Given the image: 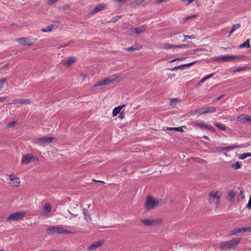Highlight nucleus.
<instances>
[{"label": "nucleus", "instance_id": "nucleus-32", "mask_svg": "<svg viewBox=\"0 0 251 251\" xmlns=\"http://www.w3.org/2000/svg\"><path fill=\"white\" fill-rule=\"evenodd\" d=\"M141 49V46H137L136 47L134 48L133 47H129L128 48L126 49V50L127 51H132V50H139L140 49Z\"/></svg>", "mask_w": 251, "mask_h": 251}, {"label": "nucleus", "instance_id": "nucleus-36", "mask_svg": "<svg viewBox=\"0 0 251 251\" xmlns=\"http://www.w3.org/2000/svg\"><path fill=\"white\" fill-rule=\"evenodd\" d=\"M122 17L121 15H117L115 17H113L110 20V22L115 23L118 21Z\"/></svg>", "mask_w": 251, "mask_h": 251}, {"label": "nucleus", "instance_id": "nucleus-42", "mask_svg": "<svg viewBox=\"0 0 251 251\" xmlns=\"http://www.w3.org/2000/svg\"><path fill=\"white\" fill-rule=\"evenodd\" d=\"M178 101V98H175L171 100L170 105L172 106L175 107L176 105V103Z\"/></svg>", "mask_w": 251, "mask_h": 251}, {"label": "nucleus", "instance_id": "nucleus-64", "mask_svg": "<svg viewBox=\"0 0 251 251\" xmlns=\"http://www.w3.org/2000/svg\"><path fill=\"white\" fill-rule=\"evenodd\" d=\"M0 251H3V250L0 249Z\"/></svg>", "mask_w": 251, "mask_h": 251}, {"label": "nucleus", "instance_id": "nucleus-40", "mask_svg": "<svg viewBox=\"0 0 251 251\" xmlns=\"http://www.w3.org/2000/svg\"><path fill=\"white\" fill-rule=\"evenodd\" d=\"M224 56H219L212 59L213 61L225 62Z\"/></svg>", "mask_w": 251, "mask_h": 251}, {"label": "nucleus", "instance_id": "nucleus-57", "mask_svg": "<svg viewBox=\"0 0 251 251\" xmlns=\"http://www.w3.org/2000/svg\"><path fill=\"white\" fill-rule=\"evenodd\" d=\"M41 30H42V32H47V31H47V29H45V28L42 29Z\"/></svg>", "mask_w": 251, "mask_h": 251}, {"label": "nucleus", "instance_id": "nucleus-24", "mask_svg": "<svg viewBox=\"0 0 251 251\" xmlns=\"http://www.w3.org/2000/svg\"><path fill=\"white\" fill-rule=\"evenodd\" d=\"M146 29V27L145 25H143L140 27H135L133 29H132V30H134L135 33H136L137 34H139L144 31H145Z\"/></svg>", "mask_w": 251, "mask_h": 251}, {"label": "nucleus", "instance_id": "nucleus-5", "mask_svg": "<svg viewBox=\"0 0 251 251\" xmlns=\"http://www.w3.org/2000/svg\"><path fill=\"white\" fill-rule=\"evenodd\" d=\"M160 202L159 200L151 196H148L145 203V207L148 210H152L156 208L159 205Z\"/></svg>", "mask_w": 251, "mask_h": 251}, {"label": "nucleus", "instance_id": "nucleus-54", "mask_svg": "<svg viewBox=\"0 0 251 251\" xmlns=\"http://www.w3.org/2000/svg\"><path fill=\"white\" fill-rule=\"evenodd\" d=\"M184 59H185V58H184V57H181V58H179H179H176V59H177V60H184Z\"/></svg>", "mask_w": 251, "mask_h": 251}, {"label": "nucleus", "instance_id": "nucleus-13", "mask_svg": "<svg viewBox=\"0 0 251 251\" xmlns=\"http://www.w3.org/2000/svg\"><path fill=\"white\" fill-rule=\"evenodd\" d=\"M104 241L101 240L95 242L91 244L87 248L88 251H94L96 250L99 248L101 247L104 244Z\"/></svg>", "mask_w": 251, "mask_h": 251}, {"label": "nucleus", "instance_id": "nucleus-50", "mask_svg": "<svg viewBox=\"0 0 251 251\" xmlns=\"http://www.w3.org/2000/svg\"><path fill=\"white\" fill-rule=\"evenodd\" d=\"M176 60H177L176 59V58H175V59H172V60H170V61H169V63H172V62H174L176 61Z\"/></svg>", "mask_w": 251, "mask_h": 251}, {"label": "nucleus", "instance_id": "nucleus-22", "mask_svg": "<svg viewBox=\"0 0 251 251\" xmlns=\"http://www.w3.org/2000/svg\"><path fill=\"white\" fill-rule=\"evenodd\" d=\"M235 196L236 192L230 190L228 191L226 199L229 201L232 202L234 201Z\"/></svg>", "mask_w": 251, "mask_h": 251}, {"label": "nucleus", "instance_id": "nucleus-16", "mask_svg": "<svg viewBox=\"0 0 251 251\" xmlns=\"http://www.w3.org/2000/svg\"><path fill=\"white\" fill-rule=\"evenodd\" d=\"M106 5L103 3H100L97 5L95 8L92 10L89 13L90 16L94 15L99 12L104 10L105 8Z\"/></svg>", "mask_w": 251, "mask_h": 251}, {"label": "nucleus", "instance_id": "nucleus-41", "mask_svg": "<svg viewBox=\"0 0 251 251\" xmlns=\"http://www.w3.org/2000/svg\"><path fill=\"white\" fill-rule=\"evenodd\" d=\"M246 67H238L236 69H235L233 71V72L234 73H237V72H241V71H244V70H246Z\"/></svg>", "mask_w": 251, "mask_h": 251}, {"label": "nucleus", "instance_id": "nucleus-60", "mask_svg": "<svg viewBox=\"0 0 251 251\" xmlns=\"http://www.w3.org/2000/svg\"><path fill=\"white\" fill-rule=\"evenodd\" d=\"M81 75L83 78H85L86 77V75L85 74H82Z\"/></svg>", "mask_w": 251, "mask_h": 251}, {"label": "nucleus", "instance_id": "nucleus-17", "mask_svg": "<svg viewBox=\"0 0 251 251\" xmlns=\"http://www.w3.org/2000/svg\"><path fill=\"white\" fill-rule=\"evenodd\" d=\"M237 120L242 123H251V116L246 114L240 115L237 117Z\"/></svg>", "mask_w": 251, "mask_h": 251}, {"label": "nucleus", "instance_id": "nucleus-47", "mask_svg": "<svg viewBox=\"0 0 251 251\" xmlns=\"http://www.w3.org/2000/svg\"><path fill=\"white\" fill-rule=\"evenodd\" d=\"M247 207L249 208H251V198L250 199L248 203L247 204Z\"/></svg>", "mask_w": 251, "mask_h": 251}, {"label": "nucleus", "instance_id": "nucleus-46", "mask_svg": "<svg viewBox=\"0 0 251 251\" xmlns=\"http://www.w3.org/2000/svg\"><path fill=\"white\" fill-rule=\"evenodd\" d=\"M176 48H186L187 47V45H184V44L180 45H176Z\"/></svg>", "mask_w": 251, "mask_h": 251}, {"label": "nucleus", "instance_id": "nucleus-45", "mask_svg": "<svg viewBox=\"0 0 251 251\" xmlns=\"http://www.w3.org/2000/svg\"><path fill=\"white\" fill-rule=\"evenodd\" d=\"M58 0H48V3L50 5H52V4H54L55 2H57Z\"/></svg>", "mask_w": 251, "mask_h": 251}, {"label": "nucleus", "instance_id": "nucleus-48", "mask_svg": "<svg viewBox=\"0 0 251 251\" xmlns=\"http://www.w3.org/2000/svg\"><path fill=\"white\" fill-rule=\"evenodd\" d=\"M213 75H214L213 74H211L207 75L205 77L207 80V79H209V78L211 77L212 76H213Z\"/></svg>", "mask_w": 251, "mask_h": 251}, {"label": "nucleus", "instance_id": "nucleus-11", "mask_svg": "<svg viewBox=\"0 0 251 251\" xmlns=\"http://www.w3.org/2000/svg\"><path fill=\"white\" fill-rule=\"evenodd\" d=\"M216 111V108L215 107L211 106H204L197 110L200 115H202L208 113H214Z\"/></svg>", "mask_w": 251, "mask_h": 251}, {"label": "nucleus", "instance_id": "nucleus-27", "mask_svg": "<svg viewBox=\"0 0 251 251\" xmlns=\"http://www.w3.org/2000/svg\"><path fill=\"white\" fill-rule=\"evenodd\" d=\"M250 40L247 39L243 44L239 46V48L242 49L244 48H250Z\"/></svg>", "mask_w": 251, "mask_h": 251}, {"label": "nucleus", "instance_id": "nucleus-21", "mask_svg": "<svg viewBox=\"0 0 251 251\" xmlns=\"http://www.w3.org/2000/svg\"><path fill=\"white\" fill-rule=\"evenodd\" d=\"M163 221V218L160 217L157 218H152V226H160L162 225Z\"/></svg>", "mask_w": 251, "mask_h": 251}, {"label": "nucleus", "instance_id": "nucleus-15", "mask_svg": "<svg viewBox=\"0 0 251 251\" xmlns=\"http://www.w3.org/2000/svg\"><path fill=\"white\" fill-rule=\"evenodd\" d=\"M17 42L22 46H31L32 43L29 37H23L16 39Z\"/></svg>", "mask_w": 251, "mask_h": 251}, {"label": "nucleus", "instance_id": "nucleus-3", "mask_svg": "<svg viewBox=\"0 0 251 251\" xmlns=\"http://www.w3.org/2000/svg\"><path fill=\"white\" fill-rule=\"evenodd\" d=\"M47 231L49 235L55 234H69L73 233L72 231L59 226H49L47 229Z\"/></svg>", "mask_w": 251, "mask_h": 251}, {"label": "nucleus", "instance_id": "nucleus-8", "mask_svg": "<svg viewBox=\"0 0 251 251\" xmlns=\"http://www.w3.org/2000/svg\"><path fill=\"white\" fill-rule=\"evenodd\" d=\"M8 184L11 187H19L21 184V180L19 177L12 173L8 176Z\"/></svg>", "mask_w": 251, "mask_h": 251}, {"label": "nucleus", "instance_id": "nucleus-28", "mask_svg": "<svg viewBox=\"0 0 251 251\" xmlns=\"http://www.w3.org/2000/svg\"><path fill=\"white\" fill-rule=\"evenodd\" d=\"M164 49L166 50L168 49H172L174 48H176V45L171 44H168V43H165L163 45Z\"/></svg>", "mask_w": 251, "mask_h": 251}, {"label": "nucleus", "instance_id": "nucleus-63", "mask_svg": "<svg viewBox=\"0 0 251 251\" xmlns=\"http://www.w3.org/2000/svg\"><path fill=\"white\" fill-rule=\"evenodd\" d=\"M84 213H85V217L87 218V215H86V213L85 212Z\"/></svg>", "mask_w": 251, "mask_h": 251}, {"label": "nucleus", "instance_id": "nucleus-30", "mask_svg": "<svg viewBox=\"0 0 251 251\" xmlns=\"http://www.w3.org/2000/svg\"><path fill=\"white\" fill-rule=\"evenodd\" d=\"M241 26V25L240 24H237L236 25H233L231 31L229 34V36L231 35L232 33H233L234 31H235L236 30H237L238 28H239Z\"/></svg>", "mask_w": 251, "mask_h": 251}, {"label": "nucleus", "instance_id": "nucleus-1", "mask_svg": "<svg viewBox=\"0 0 251 251\" xmlns=\"http://www.w3.org/2000/svg\"><path fill=\"white\" fill-rule=\"evenodd\" d=\"M240 241L241 238H237L226 241H222L220 242L219 247L221 250L223 251L234 250L237 248Z\"/></svg>", "mask_w": 251, "mask_h": 251}, {"label": "nucleus", "instance_id": "nucleus-9", "mask_svg": "<svg viewBox=\"0 0 251 251\" xmlns=\"http://www.w3.org/2000/svg\"><path fill=\"white\" fill-rule=\"evenodd\" d=\"M251 231V226L241 227V228H235L231 230L228 233V236L237 235L240 233H244L246 232Z\"/></svg>", "mask_w": 251, "mask_h": 251}, {"label": "nucleus", "instance_id": "nucleus-4", "mask_svg": "<svg viewBox=\"0 0 251 251\" xmlns=\"http://www.w3.org/2000/svg\"><path fill=\"white\" fill-rule=\"evenodd\" d=\"M222 194L217 190H214L210 192L208 196V201L209 203L218 205Z\"/></svg>", "mask_w": 251, "mask_h": 251}, {"label": "nucleus", "instance_id": "nucleus-31", "mask_svg": "<svg viewBox=\"0 0 251 251\" xmlns=\"http://www.w3.org/2000/svg\"><path fill=\"white\" fill-rule=\"evenodd\" d=\"M183 36L184 37V39L182 40L183 42H185L187 39H196V36L194 35H183Z\"/></svg>", "mask_w": 251, "mask_h": 251}, {"label": "nucleus", "instance_id": "nucleus-37", "mask_svg": "<svg viewBox=\"0 0 251 251\" xmlns=\"http://www.w3.org/2000/svg\"><path fill=\"white\" fill-rule=\"evenodd\" d=\"M127 0H114V2L117 3V6H122Z\"/></svg>", "mask_w": 251, "mask_h": 251}, {"label": "nucleus", "instance_id": "nucleus-38", "mask_svg": "<svg viewBox=\"0 0 251 251\" xmlns=\"http://www.w3.org/2000/svg\"><path fill=\"white\" fill-rule=\"evenodd\" d=\"M17 125V122L15 121H13L8 124L6 126V128L9 127H15Z\"/></svg>", "mask_w": 251, "mask_h": 251}, {"label": "nucleus", "instance_id": "nucleus-52", "mask_svg": "<svg viewBox=\"0 0 251 251\" xmlns=\"http://www.w3.org/2000/svg\"><path fill=\"white\" fill-rule=\"evenodd\" d=\"M164 0H157L156 1V3L159 4V3H161V2H162L163 1H164Z\"/></svg>", "mask_w": 251, "mask_h": 251}, {"label": "nucleus", "instance_id": "nucleus-25", "mask_svg": "<svg viewBox=\"0 0 251 251\" xmlns=\"http://www.w3.org/2000/svg\"><path fill=\"white\" fill-rule=\"evenodd\" d=\"M125 106V105H122L116 107L114 108L112 112L113 116H116L119 113H120L122 109Z\"/></svg>", "mask_w": 251, "mask_h": 251}, {"label": "nucleus", "instance_id": "nucleus-6", "mask_svg": "<svg viewBox=\"0 0 251 251\" xmlns=\"http://www.w3.org/2000/svg\"><path fill=\"white\" fill-rule=\"evenodd\" d=\"M26 213V211H21L13 213L9 215L7 221H16L23 219Z\"/></svg>", "mask_w": 251, "mask_h": 251}, {"label": "nucleus", "instance_id": "nucleus-56", "mask_svg": "<svg viewBox=\"0 0 251 251\" xmlns=\"http://www.w3.org/2000/svg\"><path fill=\"white\" fill-rule=\"evenodd\" d=\"M5 99V98L4 97H0V101H3Z\"/></svg>", "mask_w": 251, "mask_h": 251}, {"label": "nucleus", "instance_id": "nucleus-43", "mask_svg": "<svg viewBox=\"0 0 251 251\" xmlns=\"http://www.w3.org/2000/svg\"><path fill=\"white\" fill-rule=\"evenodd\" d=\"M144 1V0H136L135 1H134L133 3H132V5L135 6V5H140L141 3H142L143 1Z\"/></svg>", "mask_w": 251, "mask_h": 251}, {"label": "nucleus", "instance_id": "nucleus-59", "mask_svg": "<svg viewBox=\"0 0 251 251\" xmlns=\"http://www.w3.org/2000/svg\"><path fill=\"white\" fill-rule=\"evenodd\" d=\"M203 138L206 140H209V138L206 136H204Z\"/></svg>", "mask_w": 251, "mask_h": 251}, {"label": "nucleus", "instance_id": "nucleus-44", "mask_svg": "<svg viewBox=\"0 0 251 251\" xmlns=\"http://www.w3.org/2000/svg\"><path fill=\"white\" fill-rule=\"evenodd\" d=\"M6 82L5 79H2L0 80V91L2 89L4 86V84Z\"/></svg>", "mask_w": 251, "mask_h": 251}, {"label": "nucleus", "instance_id": "nucleus-39", "mask_svg": "<svg viewBox=\"0 0 251 251\" xmlns=\"http://www.w3.org/2000/svg\"><path fill=\"white\" fill-rule=\"evenodd\" d=\"M250 156H251V153H249V152L244 153L240 155L239 158L241 159H244L247 158L248 157H250Z\"/></svg>", "mask_w": 251, "mask_h": 251}, {"label": "nucleus", "instance_id": "nucleus-61", "mask_svg": "<svg viewBox=\"0 0 251 251\" xmlns=\"http://www.w3.org/2000/svg\"><path fill=\"white\" fill-rule=\"evenodd\" d=\"M196 4L197 5V6H200L199 2H196Z\"/></svg>", "mask_w": 251, "mask_h": 251}, {"label": "nucleus", "instance_id": "nucleus-53", "mask_svg": "<svg viewBox=\"0 0 251 251\" xmlns=\"http://www.w3.org/2000/svg\"><path fill=\"white\" fill-rule=\"evenodd\" d=\"M120 117L122 118L124 117V113L123 112H121L120 113Z\"/></svg>", "mask_w": 251, "mask_h": 251}, {"label": "nucleus", "instance_id": "nucleus-58", "mask_svg": "<svg viewBox=\"0 0 251 251\" xmlns=\"http://www.w3.org/2000/svg\"><path fill=\"white\" fill-rule=\"evenodd\" d=\"M47 29L48 31H50L51 30V28L50 27H48Z\"/></svg>", "mask_w": 251, "mask_h": 251}, {"label": "nucleus", "instance_id": "nucleus-14", "mask_svg": "<svg viewBox=\"0 0 251 251\" xmlns=\"http://www.w3.org/2000/svg\"><path fill=\"white\" fill-rule=\"evenodd\" d=\"M194 125L201 129H207L211 132H214L215 131L212 126L206 125L204 123H199L197 122H194Z\"/></svg>", "mask_w": 251, "mask_h": 251}, {"label": "nucleus", "instance_id": "nucleus-2", "mask_svg": "<svg viewBox=\"0 0 251 251\" xmlns=\"http://www.w3.org/2000/svg\"><path fill=\"white\" fill-rule=\"evenodd\" d=\"M122 77L117 74L113 75L108 77L105 78L98 82H97L94 86V87L105 86L110 83L116 81L119 82L122 80Z\"/></svg>", "mask_w": 251, "mask_h": 251}, {"label": "nucleus", "instance_id": "nucleus-51", "mask_svg": "<svg viewBox=\"0 0 251 251\" xmlns=\"http://www.w3.org/2000/svg\"><path fill=\"white\" fill-rule=\"evenodd\" d=\"M223 96H224V95H222L220 96L219 97H218L217 98V100H221L223 97Z\"/></svg>", "mask_w": 251, "mask_h": 251}, {"label": "nucleus", "instance_id": "nucleus-35", "mask_svg": "<svg viewBox=\"0 0 251 251\" xmlns=\"http://www.w3.org/2000/svg\"><path fill=\"white\" fill-rule=\"evenodd\" d=\"M198 15L197 14H194L191 16H187L183 19V23L186 22V21L189 20L191 19L195 18L197 17Z\"/></svg>", "mask_w": 251, "mask_h": 251}, {"label": "nucleus", "instance_id": "nucleus-20", "mask_svg": "<svg viewBox=\"0 0 251 251\" xmlns=\"http://www.w3.org/2000/svg\"><path fill=\"white\" fill-rule=\"evenodd\" d=\"M76 61V58L74 56H70L66 60H63V64L69 67L74 63Z\"/></svg>", "mask_w": 251, "mask_h": 251}, {"label": "nucleus", "instance_id": "nucleus-33", "mask_svg": "<svg viewBox=\"0 0 251 251\" xmlns=\"http://www.w3.org/2000/svg\"><path fill=\"white\" fill-rule=\"evenodd\" d=\"M231 167L234 169L237 170L241 168V164L239 161H237L235 163L232 164Z\"/></svg>", "mask_w": 251, "mask_h": 251}, {"label": "nucleus", "instance_id": "nucleus-55", "mask_svg": "<svg viewBox=\"0 0 251 251\" xmlns=\"http://www.w3.org/2000/svg\"><path fill=\"white\" fill-rule=\"evenodd\" d=\"M206 80V79L205 78V77H203V78H202L201 79V80L200 81V82H203L204 81H205Z\"/></svg>", "mask_w": 251, "mask_h": 251}, {"label": "nucleus", "instance_id": "nucleus-18", "mask_svg": "<svg viewBox=\"0 0 251 251\" xmlns=\"http://www.w3.org/2000/svg\"><path fill=\"white\" fill-rule=\"evenodd\" d=\"M16 103L29 104L30 103V100L28 99H18L13 100L11 104H15Z\"/></svg>", "mask_w": 251, "mask_h": 251}, {"label": "nucleus", "instance_id": "nucleus-29", "mask_svg": "<svg viewBox=\"0 0 251 251\" xmlns=\"http://www.w3.org/2000/svg\"><path fill=\"white\" fill-rule=\"evenodd\" d=\"M214 125L222 130L224 131L226 129V126L223 124L215 123Z\"/></svg>", "mask_w": 251, "mask_h": 251}, {"label": "nucleus", "instance_id": "nucleus-49", "mask_svg": "<svg viewBox=\"0 0 251 251\" xmlns=\"http://www.w3.org/2000/svg\"><path fill=\"white\" fill-rule=\"evenodd\" d=\"M226 149H227V150H232V149H234L235 148V147L233 146H229V147H226Z\"/></svg>", "mask_w": 251, "mask_h": 251}, {"label": "nucleus", "instance_id": "nucleus-12", "mask_svg": "<svg viewBox=\"0 0 251 251\" xmlns=\"http://www.w3.org/2000/svg\"><path fill=\"white\" fill-rule=\"evenodd\" d=\"M34 159L38 160L37 158L34 156L32 154L28 153L23 156L21 163L23 164H28L32 160Z\"/></svg>", "mask_w": 251, "mask_h": 251}, {"label": "nucleus", "instance_id": "nucleus-7", "mask_svg": "<svg viewBox=\"0 0 251 251\" xmlns=\"http://www.w3.org/2000/svg\"><path fill=\"white\" fill-rule=\"evenodd\" d=\"M54 139L53 137L43 136L41 138H35L33 143L40 146H45V144L51 143Z\"/></svg>", "mask_w": 251, "mask_h": 251}, {"label": "nucleus", "instance_id": "nucleus-62", "mask_svg": "<svg viewBox=\"0 0 251 251\" xmlns=\"http://www.w3.org/2000/svg\"><path fill=\"white\" fill-rule=\"evenodd\" d=\"M221 149L222 150H227V149L226 148V147H224V148H221Z\"/></svg>", "mask_w": 251, "mask_h": 251}, {"label": "nucleus", "instance_id": "nucleus-19", "mask_svg": "<svg viewBox=\"0 0 251 251\" xmlns=\"http://www.w3.org/2000/svg\"><path fill=\"white\" fill-rule=\"evenodd\" d=\"M152 218H147L140 220V222L145 226H152Z\"/></svg>", "mask_w": 251, "mask_h": 251}, {"label": "nucleus", "instance_id": "nucleus-26", "mask_svg": "<svg viewBox=\"0 0 251 251\" xmlns=\"http://www.w3.org/2000/svg\"><path fill=\"white\" fill-rule=\"evenodd\" d=\"M240 56L238 55H227V56H224L225 59V62H228L230 60L235 59H238L240 58Z\"/></svg>", "mask_w": 251, "mask_h": 251}, {"label": "nucleus", "instance_id": "nucleus-34", "mask_svg": "<svg viewBox=\"0 0 251 251\" xmlns=\"http://www.w3.org/2000/svg\"><path fill=\"white\" fill-rule=\"evenodd\" d=\"M168 129L169 130H174V131H178V132H182L183 131V129L182 128V127H181V126L177 127H169V128H168Z\"/></svg>", "mask_w": 251, "mask_h": 251}, {"label": "nucleus", "instance_id": "nucleus-10", "mask_svg": "<svg viewBox=\"0 0 251 251\" xmlns=\"http://www.w3.org/2000/svg\"><path fill=\"white\" fill-rule=\"evenodd\" d=\"M51 208L52 207L50 203H45L41 209L40 214L45 217L49 216L51 211Z\"/></svg>", "mask_w": 251, "mask_h": 251}, {"label": "nucleus", "instance_id": "nucleus-23", "mask_svg": "<svg viewBox=\"0 0 251 251\" xmlns=\"http://www.w3.org/2000/svg\"><path fill=\"white\" fill-rule=\"evenodd\" d=\"M195 63H196V61H194V62H193L191 63L182 64V65H179L178 66L173 67L172 69H171V70L172 71H176L178 69H182L184 67L191 66L193 65Z\"/></svg>", "mask_w": 251, "mask_h": 251}]
</instances>
